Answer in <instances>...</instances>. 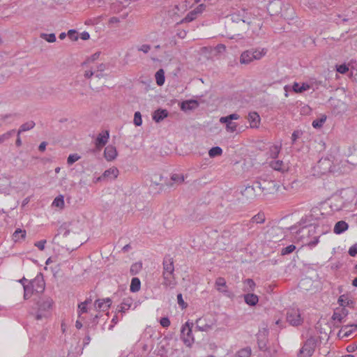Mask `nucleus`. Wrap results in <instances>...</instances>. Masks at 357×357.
Segmentation results:
<instances>
[{
	"instance_id": "f257e3e1",
	"label": "nucleus",
	"mask_w": 357,
	"mask_h": 357,
	"mask_svg": "<svg viewBox=\"0 0 357 357\" xmlns=\"http://www.w3.org/2000/svg\"><path fill=\"white\" fill-rule=\"evenodd\" d=\"M53 300L47 296L40 297L36 302V310L32 314L35 319L42 320L47 319L50 314L53 307Z\"/></svg>"
},
{
	"instance_id": "f03ea898",
	"label": "nucleus",
	"mask_w": 357,
	"mask_h": 357,
	"mask_svg": "<svg viewBox=\"0 0 357 357\" xmlns=\"http://www.w3.org/2000/svg\"><path fill=\"white\" fill-rule=\"evenodd\" d=\"M273 184V182L266 180L257 181L254 182L252 185L246 186L245 189L241 191V194L248 200H252L256 197L257 193L260 192H268L271 190V185Z\"/></svg>"
},
{
	"instance_id": "7ed1b4c3",
	"label": "nucleus",
	"mask_w": 357,
	"mask_h": 357,
	"mask_svg": "<svg viewBox=\"0 0 357 357\" xmlns=\"http://www.w3.org/2000/svg\"><path fill=\"white\" fill-rule=\"evenodd\" d=\"M264 48H252L243 52L240 56V63L248 65L255 60H259L266 54Z\"/></svg>"
},
{
	"instance_id": "20e7f679",
	"label": "nucleus",
	"mask_w": 357,
	"mask_h": 357,
	"mask_svg": "<svg viewBox=\"0 0 357 357\" xmlns=\"http://www.w3.org/2000/svg\"><path fill=\"white\" fill-rule=\"evenodd\" d=\"M297 234H302L303 236L301 238L296 236L298 241L302 240L303 237L305 241H303V243L308 246L310 248H312L316 246L319 241V236H315L312 238V240H310V236L316 234V227H303L298 231H296Z\"/></svg>"
},
{
	"instance_id": "39448f33",
	"label": "nucleus",
	"mask_w": 357,
	"mask_h": 357,
	"mask_svg": "<svg viewBox=\"0 0 357 357\" xmlns=\"http://www.w3.org/2000/svg\"><path fill=\"white\" fill-rule=\"evenodd\" d=\"M217 320L211 314L205 315L196 321V327L199 331L207 332L212 330L216 325Z\"/></svg>"
},
{
	"instance_id": "423d86ee",
	"label": "nucleus",
	"mask_w": 357,
	"mask_h": 357,
	"mask_svg": "<svg viewBox=\"0 0 357 357\" xmlns=\"http://www.w3.org/2000/svg\"><path fill=\"white\" fill-rule=\"evenodd\" d=\"M317 341L314 337L308 338L299 350L298 357H311L314 352Z\"/></svg>"
},
{
	"instance_id": "0eeeda50",
	"label": "nucleus",
	"mask_w": 357,
	"mask_h": 357,
	"mask_svg": "<svg viewBox=\"0 0 357 357\" xmlns=\"http://www.w3.org/2000/svg\"><path fill=\"white\" fill-rule=\"evenodd\" d=\"M286 319L287 322L294 326H299L303 322L300 311L297 308L288 309Z\"/></svg>"
},
{
	"instance_id": "6e6552de",
	"label": "nucleus",
	"mask_w": 357,
	"mask_h": 357,
	"mask_svg": "<svg viewBox=\"0 0 357 357\" xmlns=\"http://www.w3.org/2000/svg\"><path fill=\"white\" fill-rule=\"evenodd\" d=\"M181 338L188 347L191 346L194 342L192 330L188 322L181 328Z\"/></svg>"
},
{
	"instance_id": "1a4fd4ad",
	"label": "nucleus",
	"mask_w": 357,
	"mask_h": 357,
	"mask_svg": "<svg viewBox=\"0 0 357 357\" xmlns=\"http://www.w3.org/2000/svg\"><path fill=\"white\" fill-rule=\"evenodd\" d=\"M136 308L137 304L134 303V301L130 297L124 298L121 303L118 306L117 310L119 312L125 313L130 308Z\"/></svg>"
},
{
	"instance_id": "9d476101",
	"label": "nucleus",
	"mask_w": 357,
	"mask_h": 357,
	"mask_svg": "<svg viewBox=\"0 0 357 357\" xmlns=\"http://www.w3.org/2000/svg\"><path fill=\"white\" fill-rule=\"evenodd\" d=\"M162 284L165 289H172L175 288L177 284V281L174 273L169 274L167 275L166 274H162Z\"/></svg>"
},
{
	"instance_id": "9b49d317",
	"label": "nucleus",
	"mask_w": 357,
	"mask_h": 357,
	"mask_svg": "<svg viewBox=\"0 0 357 357\" xmlns=\"http://www.w3.org/2000/svg\"><path fill=\"white\" fill-rule=\"evenodd\" d=\"M162 266V274H166L167 275L169 274L174 273V259L170 257V255H167L164 257Z\"/></svg>"
},
{
	"instance_id": "f8f14e48",
	"label": "nucleus",
	"mask_w": 357,
	"mask_h": 357,
	"mask_svg": "<svg viewBox=\"0 0 357 357\" xmlns=\"http://www.w3.org/2000/svg\"><path fill=\"white\" fill-rule=\"evenodd\" d=\"M357 331V324H351L343 326L338 333V336L341 338H347Z\"/></svg>"
},
{
	"instance_id": "ddd939ff",
	"label": "nucleus",
	"mask_w": 357,
	"mask_h": 357,
	"mask_svg": "<svg viewBox=\"0 0 357 357\" xmlns=\"http://www.w3.org/2000/svg\"><path fill=\"white\" fill-rule=\"evenodd\" d=\"M29 285L37 293L42 292L45 289V282L43 278L39 276L31 280Z\"/></svg>"
},
{
	"instance_id": "4468645a",
	"label": "nucleus",
	"mask_w": 357,
	"mask_h": 357,
	"mask_svg": "<svg viewBox=\"0 0 357 357\" xmlns=\"http://www.w3.org/2000/svg\"><path fill=\"white\" fill-rule=\"evenodd\" d=\"M112 305V300L109 298L97 299L95 302L94 307L96 310L100 311H107Z\"/></svg>"
},
{
	"instance_id": "2eb2a0df",
	"label": "nucleus",
	"mask_w": 357,
	"mask_h": 357,
	"mask_svg": "<svg viewBox=\"0 0 357 357\" xmlns=\"http://www.w3.org/2000/svg\"><path fill=\"white\" fill-rule=\"evenodd\" d=\"M215 287L217 291L225 295H229V291L224 278L219 277L215 280Z\"/></svg>"
},
{
	"instance_id": "dca6fc26",
	"label": "nucleus",
	"mask_w": 357,
	"mask_h": 357,
	"mask_svg": "<svg viewBox=\"0 0 357 357\" xmlns=\"http://www.w3.org/2000/svg\"><path fill=\"white\" fill-rule=\"evenodd\" d=\"M337 303L342 307L347 306L354 308L355 302L348 294L341 295L338 298Z\"/></svg>"
},
{
	"instance_id": "f3484780",
	"label": "nucleus",
	"mask_w": 357,
	"mask_h": 357,
	"mask_svg": "<svg viewBox=\"0 0 357 357\" xmlns=\"http://www.w3.org/2000/svg\"><path fill=\"white\" fill-rule=\"evenodd\" d=\"M348 314V310L346 307H342L340 310H336L334 312L332 319L336 322L342 323Z\"/></svg>"
},
{
	"instance_id": "a211bd4d",
	"label": "nucleus",
	"mask_w": 357,
	"mask_h": 357,
	"mask_svg": "<svg viewBox=\"0 0 357 357\" xmlns=\"http://www.w3.org/2000/svg\"><path fill=\"white\" fill-rule=\"evenodd\" d=\"M199 106V102L195 100H188L181 103V109L183 112L194 110Z\"/></svg>"
},
{
	"instance_id": "6ab92c4d",
	"label": "nucleus",
	"mask_w": 357,
	"mask_h": 357,
	"mask_svg": "<svg viewBox=\"0 0 357 357\" xmlns=\"http://www.w3.org/2000/svg\"><path fill=\"white\" fill-rule=\"evenodd\" d=\"M248 120L252 128H258L260 124V116L256 112H251L248 115Z\"/></svg>"
},
{
	"instance_id": "aec40b11",
	"label": "nucleus",
	"mask_w": 357,
	"mask_h": 357,
	"mask_svg": "<svg viewBox=\"0 0 357 357\" xmlns=\"http://www.w3.org/2000/svg\"><path fill=\"white\" fill-rule=\"evenodd\" d=\"M109 134L107 130L102 131L96 138V145L98 148L104 146L108 141Z\"/></svg>"
},
{
	"instance_id": "412c9836",
	"label": "nucleus",
	"mask_w": 357,
	"mask_h": 357,
	"mask_svg": "<svg viewBox=\"0 0 357 357\" xmlns=\"http://www.w3.org/2000/svg\"><path fill=\"white\" fill-rule=\"evenodd\" d=\"M104 155L107 161H112L117 156V151L114 146H107L104 151Z\"/></svg>"
},
{
	"instance_id": "4be33fe9",
	"label": "nucleus",
	"mask_w": 357,
	"mask_h": 357,
	"mask_svg": "<svg viewBox=\"0 0 357 357\" xmlns=\"http://www.w3.org/2000/svg\"><path fill=\"white\" fill-rule=\"evenodd\" d=\"M119 169L116 167H111L104 172L102 174L105 181L114 180L119 175Z\"/></svg>"
},
{
	"instance_id": "5701e85b",
	"label": "nucleus",
	"mask_w": 357,
	"mask_h": 357,
	"mask_svg": "<svg viewBox=\"0 0 357 357\" xmlns=\"http://www.w3.org/2000/svg\"><path fill=\"white\" fill-rule=\"evenodd\" d=\"M184 181V176L182 174H174L172 175L170 181L166 183V185L170 188L174 186V184L179 185Z\"/></svg>"
},
{
	"instance_id": "b1692460",
	"label": "nucleus",
	"mask_w": 357,
	"mask_h": 357,
	"mask_svg": "<svg viewBox=\"0 0 357 357\" xmlns=\"http://www.w3.org/2000/svg\"><path fill=\"white\" fill-rule=\"evenodd\" d=\"M168 116V112L166 109H159L155 111L153 114V119L158 123L162 121Z\"/></svg>"
},
{
	"instance_id": "393cba45",
	"label": "nucleus",
	"mask_w": 357,
	"mask_h": 357,
	"mask_svg": "<svg viewBox=\"0 0 357 357\" xmlns=\"http://www.w3.org/2000/svg\"><path fill=\"white\" fill-rule=\"evenodd\" d=\"M349 228V225L343 220L338 221L334 227L333 232L336 234H340Z\"/></svg>"
},
{
	"instance_id": "a878e982",
	"label": "nucleus",
	"mask_w": 357,
	"mask_h": 357,
	"mask_svg": "<svg viewBox=\"0 0 357 357\" xmlns=\"http://www.w3.org/2000/svg\"><path fill=\"white\" fill-rule=\"evenodd\" d=\"M347 161H340V163H342L341 167L340 166V164L337 162V159H335V162H333V164L330 166L329 170L333 172H344V167L347 165Z\"/></svg>"
},
{
	"instance_id": "bb28decb",
	"label": "nucleus",
	"mask_w": 357,
	"mask_h": 357,
	"mask_svg": "<svg viewBox=\"0 0 357 357\" xmlns=\"http://www.w3.org/2000/svg\"><path fill=\"white\" fill-rule=\"evenodd\" d=\"M244 301L248 305L255 306L258 303L259 298L256 294L248 293L244 295Z\"/></svg>"
},
{
	"instance_id": "cd10ccee",
	"label": "nucleus",
	"mask_w": 357,
	"mask_h": 357,
	"mask_svg": "<svg viewBox=\"0 0 357 357\" xmlns=\"http://www.w3.org/2000/svg\"><path fill=\"white\" fill-rule=\"evenodd\" d=\"M265 221V215L263 213H259L257 215H254L251 220L249 221L248 226L251 228L252 227L253 223L256 224H261Z\"/></svg>"
},
{
	"instance_id": "c85d7f7f",
	"label": "nucleus",
	"mask_w": 357,
	"mask_h": 357,
	"mask_svg": "<svg viewBox=\"0 0 357 357\" xmlns=\"http://www.w3.org/2000/svg\"><path fill=\"white\" fill-rule=\"evenodd\" d=\"M310 89V85L307 83H303L301 86L298 82H294L292 86V90L295 93H303Z\"/></svg>"
},
{
	"instance_id": "c756f323",
	"label": "nucleus",
	"mask_w": 357,
	"mask_h": 357,
	"mask_svg": "<svg viewBox=\"0 0 357 357\" xmlns=\"http://www.w3.org/2000/svg\"><path fill=\"white\" fill-rule=\"evenodd\" d=\"M271 167L277 171L284 172L287 167L282 160H274L271 162Z\"/></svg>"
},
{
	"instance_id": "7c9ffc66",
	"label": "nucleus",
	"mask_w": 357,
	"mask_h": 357,
	"mask_svg": "<svg viewBox=\"0 0 357 357\" xmlns=\"http://www.w3.org/2000/svg\"><path fill=\"white\" fill-rule=\"evenodd\" d=\"M244 287H243V291L245 292H251L255 290V282L252 279H246L243 282Z\"/></svg>"
},
{
	"instance_id": "2f4dec72",
	"label": "nucleus",
	"mask_w": 357,
	"mask_h": 357,
	"mask_svg": "<svg viewBox=\"0 0 357 357\" xmlns=\"http://www.w3.org/2000/svg\"><path fill=\"white\" fill-rule=\"evenodd\" d=\"M326 115L321 114V116L319 118L316 119L312 121V126L314 128H321L323 126L324 123L326 122Z\"/></svg>"
},
{
	"instance_id": "473e14b6",
	"label": "nucleus",
	"mask_w": 357,
	"mask_h": 357,
	"mask_svg": "<svg viewBox=\"0 0 357 357\" xmlns=\"http://www.w3.org/2000/svg\"><path fill=\"white\" fill-rule=\"evenodd\" d=\"M252 349L250 347H247L238 350L234 357H250Z\"/></svg>"
},
{
	"instance_id": "72a5a7b5",
	"label": "nucleus",
	"mask_w": 357,
	"mask_h": 357,
	"mask_svg": "<svg viewBox=\"0 0 357 357\" xmlns=\"http://www.w3.org/2000/svg\"><path fill=\"white\" fill-rule=\"evenodd\" d=\"M35 125L36 124L33 121H30L23 123L20 126V128L17 132V135H20L21 132H26V131H28V130L33 128Z\"/></svg>"
},
{
	"instance_id": "f704fd0d",
	"label": "nucleus",
	"mask_w": 357,
	"mask_h": 357,
	"mask_svg": "<svg viewBox=\"0 0 357 357\" xmlns=\"http://www.w3.org/2000/svg\"><path fill=\"white\" fill-rule=\"evenodd\" d=\"M156 83L158 86H162L165 83V72L163 69L158 70L155 75Z\"/></svg>"
},
{
	"instance_id": "c9c22d12",
	"label": "nucleus",
	"mask_w": 357,
	"mask_h": 357,
	"mask_svg": "<svg viewBox=\"0 0 357 357\" xmlns=\"http://www.w3.org/2000/svg\"><path fill=\"white\" fill-rule=\"evenodd\" d=\"M281 143L278 144H274L270 147V155L272 158H276L281 150Z\"/></svg>"
},
{
	"instance_id": "e433bc0d",
	"label": "nucleus",
	"mask_w": 357,
	"mask_h": 357,
	"mask_svg": "<svg viewBox=\"0 0 357 357\" xmlns=\"http://www.w3.org/2000/svg\"><path fill=\"white\" fill-rule=\"evenodd\" d=\"M141 282L139 278H133L131 280L130 290L132 292H137L140 289Z\"/></svg>"
},
{
	"instance_id": "4c0bfd02",
	"label": "nucleus",
	"mask_w": 357,
	"mask_h": 357,
	"mask_svg": "<svg viewBox=\"0 0 357 357\" xmlns=\"http://www.w3.org/2000/svg\"><path fill=\"white\" fill-rule=\"evenodd\" d=\"M109 67V65L107 63H100L97 66V70L95 72L96 77L98 78H101L103 77V74L102 73L103 71H105L106 69H107Z\"/></svg>"
},
{
	"instance_id": "58836bf2",
	"label": "nucleus",
	"mask_w": 357,
	"mask_h": 357,
	"mask_svg": "<svg viewBox=\"0 0 357 357\" xmlns=\"http://www.w3.org/2000/svg\"><path fill=\"white\" fill-rule=\"evenodd\" d=\"M26 280L25 278H23L21 280V282H22L23 287H24V297L25 299H28V298H29L31 297V294L35 291L32 290L31 287L29 284H25L23 282V281H26Z\"/></svg>"
},
{
	"instance_id": "ea45409f",
	"label": "nucleus",
	"mask_w": 357,
	"mask_h": 357,
	"mask_svg": "<svg viewBox=\"0 0 357 357\" xmlns=\"http://www.w3.org/2000/svg\"><path fill=\"white\" fill-rule=\"evenodd\" d=\"M26 231L20 229H17L13 234V238L15 241H18L20 239L25 238Z\"/></svg>"
},
{
	"instance_id": "a19ab883",
	"label": "nucleus",
	"mask_w": 357,
	"mask_h": 357,
	"mask_svg": "<svg viewBox=\"0 0 357 357\" xmlns=\"http://www.w3.org/2000/svg\"><path fill=\"white\" fill-rule=\"evenodd\" d=\"M222 153V150L219 146L213 147L208 151V155L211 158H215L216 156L221 155Z\"/></svg>"
},
{
	"instance_id": "79ce46f5",
	"label": "nucleus",
	"mask_w": 357,
	"mask_h": 357,
	"mask_svg": "<svg viewBox=\"0 0 357 357\" xmlns=\"http://www.w3.org/2000/svg\"><path fill=\"white\" fill-rule=\"evenodd\" d=\"M52 206H56V207H59L61 208H63V206H64L63 196L59 195V196L56 197L52 202Z\"/></svg>"
},
{
	"instance_id": "37998d69",
	"label": "nucleus",
	"mask_w": 357,
	"mask_h": 357,
	"mask_svg": "<svg viewBox=\"0 0 357 357\" xmlns=\"http://www.w3.org/2000/svg\"><path fill=\"white\" fill-rule=\"evenodd\" d=\"M15 133V130H11L8 131L7 132L0 135V144L3 143L4 142L9 139L11 137H13Z\"/></svg>"
},
{
	"instance_id": "c03bdc74",
	"label": "nucleus",
	"mask_w": 357,
	"mask_h": 357,
	"mask_svg": "<svg viewBox=\"0 0 357 357\" xmlns=\"http://www.w3.org/2000/svg\"><path fill=\"white\" fill-rule=\"evenodd\" d=\"M222 123L226 124V130L229 132H234L236 130L237 124L232 122L231 121H227V122H221Z\"/></svg>"
},
{
	"instance_id": "a18cd8bd",
	"label": "nucleus",
	"mask_w": 357,
	"mask_h": 357,
	"mask_svg": "<svg viewBox=\"0 0 357 357\" xmlns=\"http://www.w3.org/2000/svg\"><path fill=\"white\" fill-rule=\"evenodd\" d=\"M240 118V116L237 114H231L227 116H222L220 119V122H227V121L237 120Z\"/></svg>"
},
{
	"instance_id": "49530a36",
	"label": "nucleus",
	"mask_w": 357,
	"mask_h": 357,
	"mask_svg": "<svg viewBox=\"0 0 357 357\" xmlns=\"http://www.w3.org/2000/svg\"><path fill=\"white\" fill-rule=\"evenodd\" d=\"M40 37L49 43H54L56 41V36L54 33H41Z\"/></svg>"
},
{
	"instance_id": "de8ad7c7",
	"label": "nucleus",
	"mask_w": 357,
	"mask_h": 357,
	"mask_svg": "<svg viewBox=\"0 0 357 357\" xmlns=\"http://www.w3.org/2000/svg\"><path fill=\"white\" fill-rule=\"evenodd\" d=\"M142 264L135 263L133 264L130 267V273L132 275H136L142 269Z\"/></svg>"
},
{
	"instance_id": "09e8293b",
	"label": "nucleus",
	"mask_w": 357,
	"mask_h": 357,
	"mask_svg": "<svg viewBox=\"0 0 357 357\" xmlns=\"http://www.w3.org/2000/svg\"><path fill=\"white\" fill-rule=\"evenodd\" d=\"M197 15L196 13H195L194 10H192L190 11V13H188L187 14V15L185 17V18L182 20V22H192V20H194L195 19H196L197 17Z\"/></svg>"
},
{
	"instance_id": "8fccbe9b",
	"label": "nucleus",
	"mask_w": 357,
	"mask_h": 357,
	"mask_svg": "<svg viewBox=\"0 0 357 357\" xmlns=\"http://www.w3.org/2000/svg\"><path fill=\"white\" fill-rule=\"evenodd\" d=\"M296 249V246L294 245H289L284 248H282L281 253L282 255H288L294 252Z\"/></svg>"
},
{
	"instance_id": "3c124183",
	"label": "nucleus",
	"mask_w": 357,
	"mask_h": 357,
	"mask_svg": "<svg viewBox=\"0 0 357 357\" xmlns=\"http://www.w3.org/2000/svg\"><path fill=\"white\" fill-rule=\"evenodd\" d=\"M79 158H80V156L78 154H77V153L71 154L68 156V158L67 159V162L69 165H73L76 161H77Z\"/></svg>"
},
{
	"instance_id": "603ef678",
	"label": "nucleus",
	"mask_w": 357,
	"mask_h": 357,
	"mask_svg": "<svg viewBox=\"0 0 357 357\" xmlns=\"http://www.w3.org/2000/svg\"><path fill=\"white\" fill-rule=\"evenodd\" d=\"M134 123L137 126H139L142 123V115L139 112H136L134 115Z\"/></svg>"
},
{
	"instance_id": "864d4df0",
	"label": "nucleus",
	"mask_w": 357,
	"mask_h": 357,
	"mask_svg": "<svg viewBox=\"0 0 357 357\" xmlns=\"http://www.w3.org/2000/svg\"><path fill=\"white\" fill-rule=\"evenodd\" d=\"M303 135V132L300 130H297L294 131L291 135V141L292 144H294L297 139L300 138L301 135Z\"/></svg>"
},
{
	"instance_id": "5fc2aeb1",
	"label": "nucleus",
	"mask_w": 357,
	"mask_h": 357,
	"mask_svg": "<svg viewBox=\"0 0 357 357\" xmlns=\"http://www.w3.org/2000/svg\"><path fill=\"white\" fill-rule=\"evenodd\" d=\"M337 71L341 74H345L349 70V68L346 64L337 66Z\"/></svg>"
},
{
	"instance_id": "6e6d98bb",
	"label": "nucleus",
	"mask_w": 357,
	"mask_h": 357,
	"mask_svg": "<svg viewBox=\"0 0 357 357\" xmlns=\"http://www.w3.org/2000/svg\"><path fill=\"white\" fill-rule=\"evenodd\" d=\"M151 50V45L147 44H144L137 47V50L144 52V54H147Z\"/></svg>"
},
{
	"instance_id": "4d7b16f0",
	"label": "nucleus",
	"mask_w": 357,
	"mask_h": 357,
	"mask_svg": "<svg viewBox=\"0 0 357 357\" xmlns=\"http://www.w3.org/2000/svg\"><path fill=\"white\" fill-rule=\"evenodd\" d=\"M86 306H87L86 303H81L80 304H79V305H78L79 316H80L81 314L85 313L87 312Z\"/></svg>"
},
{
	"instance_id": "13d9d810",
	"label": "nucleus",
	"mask_w": 357,
	"mask_h": 357,
	"mask_svg": "<svg viewBox=\"0 0 357 357\" xmlns=\"http://www.w3.org/2000/svg\"><path fill=\"white\" fill-rule=\"evenodd\" d=\"M241 12H242V14L241 15L242 16V18L241 19H234L233 20L234 21L241 20L243 22H245L248 24H250L251 22L249 21L248 19L245 16V14L246 13L245 10L243 9L241 10Z\"/></svg>"
},
{
	"instance_id": "bf43d9fd",
	"label": "nucleus",
	"mask_w": 357,
	"mask_h": 357,
	"mask_svg": "<svg viewBox=\"0 0 357 357\" xmlns=\"http://www.w3.org/2000/svg\"><path fill=\"white\" fill-rule=\"evenodd\" d=\"M348 252L350 256L355 257L357 255V243L350 247Z\"/></svg>"
},
{
	"instance_id": "052dcab7",
	"label": "nucleus",
	"mask_w": 357,
	"mask_h": 357,
	"mask_svg": "<svg viewBox=\"0 0 357 357\" xmlns=\"http://www.w3.org/2000/svg\"><path fill=\"white\" fill-rule=\"evenodd\" d=\"M177 301L178 304L182 307L185 308L187 307V304L184 302L183 299V296L181 294H178L177 295Z\"/></svg>"
},
{
	"instance_id": "680f3d73",
	"label": "nucleus",
	"mask_w": 357,
	"mask_h": 357,
	"mask_svg": "<svg viewBox=\"0 0 357 357\" xmlns=\"http://www.w3.org/2000/svg\"><path fill=\"white\" fill-rule=\"evenodd\" d=\"M160 325L164 328H167L170 325V321L168 317H162L160 321Z\"/></svg>"
},
{
	"instance_id": "e2e57ef3",
	"label": "nucleus",
	"mask_w": 357,
	"mask_h": 357,
	"mask_svg": "<svg viewBox=\"0 0 357 357\" xmlns=\"http://www.w3.org/2000/svg\"><path fill=\"white\" fill-rule=\"evenodd\" d=\"M46 242V240L37 241L34 243V245L36 246L40 250H43L45 249V245Z\"/></svg>"
},
{
	"instance_id": "0e129e2a",
	"label": "nucleus",
	"mask_w": 357,
	"mask_h": 357,
	"mask_svg": "<svg viewBox=\"0 0 357 357\" xmlns=\"http://www.w3.org/2000/svg\"><path fill=\"white\" fill-rule=\"evenodd\" d=\"M206 6L204 4H200L197 8H195L193 10L197 15L198 14L202 13V12L205 10Z\"/></svg>"
},
{
	"instance_id": "69168bd1",
	"label": "nucleus",
	"mask_w": 357,
	"mask_h": 357,
	"mask_svg": "<svg viewBox=\"0 0 357 357\" xmlns=\"http://www.w3.org/2000/svg\"><path fill=\"white\" fill-rule=\"evenodd\" d=\"M76 34L77 32L73 29H70L68 32V37L73 40H76L77 39V36Z\"/></svg>"
},
{
	"instance_id": "338daca9",
	"label": "nucleus",
	"mask_w": 357,
	"mask_h": 357,
	"mask_svg": "<svg viewBox=\"0 0 357 357\" xmlns=\"http://www.w3.org/2000/svg\"><path fill=\"white\" fill-rule=\"evenodd\" d=\"M100 54V52H97L96 53H94L93 54H92L88 59H87V61L88 62H92V61H94L96 60H97L99 57Z\"/></svg>"
},
{
	"instance_id": "774afa93",
	"label": "nucleus",
	"mask_w": 357,
	"mask_h": 357,
	"mask_svg": "<svg viewBox=\"0 0 357 357\" xmlns=\"http://www.w3.org/2000/svg\"><path fill=\"white\" fill-rule=\"evenodd\" d=\"M93 75H96L95 72L91 70H86L84 73V77L88 79L91 78Z\"/></svg>"
}]
</instances>
